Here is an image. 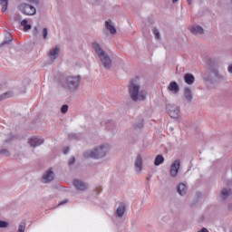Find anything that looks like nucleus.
Returning <instances> with one entry per match:
<instances>
[{
  "label": "nucleus",
  "mask_w": 232,
  "mask_h": 232,
  "mask_svg": "<svg viewBox=\"0 0 232 232\" xmlns=\"http://www.w3.org/2000/svg\"><path fill=\"white\" fill-rule=\"evenodd\" d=\"M147 180H149V181H150V178H148V179H147Z\"/></svg>",
  "instance_id": "48"
},
{
  "label": "nucleus",
  "mask_w": 232,
  "mask_h": 232,
  "mask_svg": "<svg viewBox=\"0 0 232 232\" xmlns=\"http://www.w3.org/2000/svg\"><path fill=\"white\" fill-rule=\"evenodd\" d=\"M227 209H228L229 211L232 210V204H231V203H229V204L227 205Z\"/></svg>",
  "instance_id": "44"
},
{
  "label": "nucleus",
  "mask_w": 232,
  "mask_h": 232,
  "mask_svg": "<svg viewBox=\"0 0 232 232\" xmlns=\"http://www.w3.org/2000/svg\"><path fill=\"white\" fill-rule=\"evenodd\" d=\"M59 46L50 49L49 51V57L51 61H55L57 59V55H59Z\"/></svg>",
  "instance_id": "15"
},
{
  "label": "nucleus",
  "mask_w": 232,
  "mask_h": 232,
  "mask_svg": "<svg viewBox=\"0 0 232 232\" xmlns=\"http://www.w3.org/2000/svg\"><path fill=\"white\" fill-rule=\"evenodd\" d=\"M184 97L188 102H191L193 101V92L189 87H186L184 89Z\"/></svg>",
  "instance_id": "17"
},
{
  "label": "nucleus",
  "mask_w": 232,
  "mask_h": 232,
  "mask_svg": "<svg viewBox=\"0 0 232 232\" xmlns=\"http://www.w3.org/2000/svg\"><path fill=\"white\" fill-rule=\"evenodd\" d=\"M70 151V147H65L64 149H63V154L64 155H67V153Z\"/></svg>",
  "instance_id": "41"
},
{
  "label": "nucleus",
  "mask_w": 232,
  "mask_h": 232,
  "mask_svg": "<svg viewBox=\"0 0 232 232\" xmlns=\"http://www.w3.org/2000/svg\"><path fill=\"white\" fill-rule=\"evenodd\" d=\"M68 112V105L64 104L61 107V113H67Z\"/></svg>",
  "instance_id": "37"
},
{
  "label": "nucleus",
  "mask_w": 232,
  "mask_h": 232,
  "mask_svg": "<svg viewBox=\"0 0 232 232\" xmlns=\"http://www.w3.org/2000/svg\"><path fill=\"white\" fill-rule=\"evenodd\" d=\"M26 229V222L22 221L19 226H18V229L17 232H24Z\"/></svg>",
  "instance_id": "29"
},
{
  "label": "nucleus",
  "mask_w": 232,
  "mask_h": 232,
  "mask_svg": "<svg viewBox=\"0 0 232 232\" xmlns=\"http://www.w3.org/2000/svg\"><path fill=\"white\" fill-rule=\"evenodd\" d=\"M14 140V136H10L7 140H5V144H10Z\"/></svg>",
  "instance_id": "40"
},
{
  "label": "nucleus",
  "mask_w": 232,
  "mask_h": 232,
  "mask_svg": "<svg viewBox=\"0 0 232 232\" xmlns=\"http://www.w3.org/2000/svg\"><path fill=\"white\" fill-rule=\"evenodd\" d=\"M218 65V63L217 62V60L216 59H214V58H208V60H207V66H208V68L210 70V72H211V70H213V69H217V66Z\"/></svg>",
  "instance_id": "18"
},
{
  "label": "nucleus",
  "mask_w": 232,
  "mask_h": 232,
  "mask_svg": "<svg viewBox=\"0 0 232 232\" xmlns=\"http://www.w3.org/2000/svg\"><path fill=\"white\" fill-rule=\"evenodd\" d=\"M184 81L187 84L191 85L195 82V76L192 73L188 72L184 75Z\"/></svg>",
  "instance_id": "22"
},
{
  "label": "nucleus",
  "mask_w": 232,
  "mask_h": 232,
  "mask_svg": "<svg viewBox=\"0 0 232 232\" xmlns=\"http://www.w3.org/2000/svg\"><path fill=\"white\" fill-rule=\"evenodd\" d=\"M81 75H68L63 81L60 82V86L65 90L75 92L79 90V86H81Z\"/></svg>",
  "instance_id": "4"
},
{
  "label": "nucleus",
  "mask_w": 232,
  "mask_h": 232,
  "mask_svg": "<svg viewBox=\"0 0 232 232\" xmlns=\"http://www.w3.org/2000/svg\"><path fill=\"white\" fill-rule=\"evenodd\" d=\"M142 128H144V120H140L133 124V130H135V131H139L142 130Z\"/></svg>",
  "instance_id": "24"
},
{
  "label": "nucleus",
  "mask_w": 232,
  "mask_h": 232,
  "mask_svg": "<svg viewBox=\"0 0 232 232\" xmlns=\"http://www.w3.org/2000/svg\"><path fill=\"white\" fill-rule=\"evenodd\" d=\"M106 124H107V128L109 130H113L116 127V125H115V123H113V121H107Z\"/></svg>",
  "instance_id": "32"
},
{
  "label": "nucleus",
  "mask_w": 232,
  "mask_h": 232,
  "mask_svg": "<svg viewBox=\"0 0 232 232\" xmlns=\"http://www.w3.org/2000/svg\"><path fill=\"white\" fill-rule=\"evenodd\" d=\"M12 41H14V38H12V34H8L6 39L2 44H0V48H3V46L6 44H10Z\"/></svg>",
  "instance_id": "26"
},
{
  "label": "nucleus",
  "mask_w": 232,
  "mask_h": 232,
  "mask_svg": "<svg viewBox=\"0 0 232 232\" xmlns=\"http://www.w3.org/2000/svg\"><path fill=\"white\" fill-rule=\"evenodd\" d=\"M21 26L24 28V32H28L32 30V24H28V20L24 19L20 22Z\"/></svg>",
  "instance_id": "23"
},
{
  "label": "nucleus",
  "mask_w": 232,
  "mask_h": 232,
  "mask_svg": "<svg viewBox=\"0 0 232 232\" xmlns=\"http://www.w3.org/2000/svg\"><path fill=\"white\" fill-rule=\"evenodd\" d=\"M166 111L171 119H179V117H180V107L176 104H167Z\"/></svg>",
  "instance_id": "5"
},
{
  "label": "nucleus",
  "mask_w": 232,
  "mask_h": 232,
  "mask_svg": "<svg viewBox=\"0 0 232 232\" xmlns=\"http://www.w3.org/2000/svg\"><path fill=\"white\" fill-rule=\"evenodd\" d=\"M105 28L111 35H115V34H117V29L110 21H105Z\"/></svg>",
  "instance_id": "19"
},
{
  "label": "nucleus",
  "mask_w": 232,
  "mask_h": 232,
  "mask_svg": "<svg viewBox=\"0 0 232 232\" xmlns=\"http://www.w3.org/2000/svg\"><path fill=\"white\" fill-rule=\"evenodd\" d=\"M187 1H188V5H191L192 0H187Z\"/></svg>",
  "instance_id": "46"
},
{
  "label": "nucleus",
  "mask_w": 232,
  "mask_h": 232,
  "mask_svg": "<svg viewBox=\"0 0 232 232\" xmlns=\"http://www.w3.org/2000/svg\"><path fill=\"white\" fill-rule=\"evenodd\" d=\"M230 195H232L231 188H223L221 190L220 198H221V200H226L228 198V197H230Z\"/></svg>",
  "instance_id": "20"
},
{
  "label": "nucleus",
  "mask_w": 232,
  "mask_h": 232,
  "mask_svg": "<svg viewBox=\"0 0 232 232\" xmlns=\"http://www.w3.org/2000/svg\"><path fill=\"white\" fill-rule=\"evenodd\" d=\"M153 34H154L156 39H160V33L159 32V29L154 28L153 29Z\"/></svg>",
  "instance_id": "36"
},
{
  "label": "nucleus",
  "mask_w": 232,
  "mask_h": 232,
  "mask_svg": "<svg viewBox=\"0 0 232 232\" xmlns=\"http://www.w3.org/2000/svg\"><path fill=\"white\" fill-rule=\"evenodd\" d=\"M14 93L12 92H7L0 95V101H5V99H10Z\"/></svg>",
  "instance_id": "28"
},
{
  "label": "nucleus",
  "mask_w": 232,
  "mask_h": 232,
  "mask_svg": "<svg viewBox=\"0 0 232 232\" xmlns=\"http://www.w3.org/2000/svg\"><path fill=\"white\" fill-rule=\"evenodd\" d=\"M75 164V157H71V159L69 160V166H72Z\"/></svg>",
  "instance_id": "39"
},
{
  "label": "nucleus",
  "mask_w": 232,
  "mask_h": 232,
  "mask_svg": "<svg viewBox=\"0 0 232 232\" xmlns=\"http://www.w3.org/2000/svg\"><path fill=\"white\" fill-rule=\"evenodd\" d=\"M43 39L44 41H46V39H48V28H44V31H43Z\"/></svg>",
  "instance_id": "34"
},
{
  "label": "nucleus",
  "mask_w": 232,
  "mask_h": 232,
  "mask_svg": "<svg viewBox=\"0 0 232 232\" xmlns=\"http://www.w3.org/2000/svg\"><path fill=\"white\" fill-rule=\"evenodd\" d=\"M177 191H178L179 195H180L181 197H184V195H186V193H188V187H186V184H184V183H179L177 186Z\"/></svg>",
  "instance_id": "16"
},
{
  "label": "nucleus",
  "mask_w": 232,
  "mask_h": 232,
  "mask_svg": "<svg viewBox=\"0 0 232 232\" xmlns=\"http://www.w3.org/2000/svg\"><path fill=\"white\" fill-rule=\"evenodd\" d=\"M9 226H10V223H8L7 221L0 220V227L6 228V227H9Z\"/></svg>",
  "instance_id": "31"
},
{
  "label": "nucleus",
  "mask_w": 232,
  "mask_h": 232,
  "mask_svg": "<svg viewBox=\"0 0 232 232\" xmlns=\"http://www.w3.org/2000/svg\"><path fill=\"white\" fill-rule=\"evenodd\" d=\"M126 211V206L124 203H121L118 208L116 209V215L120 218L124 216V212Z\"/></svg>",
  "instance_id": "21"
},
{
  "label": "nucleus",
  "mask_w": 232,
  "mask_h": 232,
  "mask_svg": "<svg viewBox=\"0 0 232 232\" xmlns=\"http://www.w3.org/2000/svg\"><path fill=\"white\" fill-rule=\"evenodd\" d=\"M0 5L2 6V12L8 10V0H0Z\"/></svg>",
  "instance_id": "27"
},
{
  "label": "nucleus",
  "mask_w": 232,
  "mask_h": 232,
  "mask_svg": "<svg viewBox=\"0 0 232 232\" xmlns=\"http://www.w3.org/2000/svg\"><path fill=\"white\" fill-rule=\"evenodd\" d=\"M111 147L108 143H103L100 146H97L92 150H86L83 152V159H93V160H99L104 159L108 152L110 151Z\"/></svg>",
  "instance_id": "2"
},
{
  "label": "nucleus",
  "mask_w": 232,
  "mask_h": 232,
  "mask_svg": "<svg viewBox=\"0 0 232 232\" xmlns=\"http://www.w3.org/2000/svg\"><path fill=\"white\" fill-rule=\"evenodd\" d=\"M160 164H164V156L159 154L154 159V166H160Z\"/></svg>",
  "instance_id": "25"
},
{
  "label": "nucleus",
  "mask_w": 232,
  "mask_h": 232,
  "mask_svg": "<svg viewBox=\"0 0 232 232\" xmlns=\"http://www.w3.org/2000/svg\"><path fill=\"white\" fill-rule=\"evenodd\" d=\"M14 20L16 21L17 23H21V21H23V16H21V14H14Z\"/></svg>",
  "instance_id": "33"
},
{
  "label": "nucleus",
  "mask_w": 232,
  "mask_h": 232,
  "mask_svg": "<svg viewBox=\"0 0 232 232\" xmlns=\"http://www.w3.org/2000/svg\"><path fill=\"white\" fill-rule=\"evenodd\" d=\"M168 90L172 92L174 94H177L179 92H180V87L177 82H171L168 86Z\"/></svg>",
  "instance_id": "14"
},
{
  "label": "nucleus",
  "mask_w": 232,
  "mask_h": 232,
  "mask_svg": "<svg viewBox=\"0 0 232 232\" xmlns=\"http://www.w3.org/2000/svg\"><path fill=\"white\" fill-rule=\"evenodd\" d=\"M190 32L194 35H204V28H202L200 25H193L190 28Z\"/></svg>",
  "instance_id": "13"
},
{
  "label": "nucleus",
  "mask_w": 232,
  "mask_h": 232,
  "mask_svg": "<svg viewBox=\"0 0 232 232\" xmlns=\"http://www.w3.org/2000/svg\"><path fill=\"white\" fill-rule=\"evenodd\" d=\"M28 143L30 144L31 148H37L38 146H42L44 144V139L39 137H32Z\"/></svg>",
  "instance_id": "10"
},
{
  "label": "nucleus",
  "mask_w": 232,
  "mask_h": 232,
  "mask_svg": "<svg viewBox=\"0 0 232 232\" xmlns=\"http://www.w3.org/2000/svg\"><path fill=\"white\" fill-rule=\"evenodd\" d=\"M33 34L34 35V37H37V35H39V28H37V26L34 28Z\"/></svg>",
  "instance_id": "38"
},
{
  "label": "nucleus",
  "mask_w": 232,
  "mask_h": 232,
  "mask_svg": "<svg viewBox=\"0 0 232 232\" xmlns=\"http://www.w3.org/2000/svg\"><path fill=\"white\" fill-rule=\"evenodd\" d=\"M128 92L133 102H144L148 99V92L140 90V81L139 78L130 79Z\"/></svg>",
  "instance_id": "1"
},
{
  "label": "nucleus",
  "mask_w": 232,
  "mask_h": 232,
  "mask_svg": "<svg viewBox=\"0 0 232 232\" xmlns=\"http://www.w3.org/2000/svg\"><path fill=\"white\" fill-rule=\"evenodd\" d=\"M0 155H3L4 157H10V150L6 149H1Z\"/></svg>",
  "instance_id": "30"
},
{
  "label": "nucleus",
  "mask_w": 232,
  "mask_h": 232,
  "mask_svg": "<svg viewBox=\"0 0 232 232\" xmlns=\"http://www.w3.org/2000/svg\"><path fill=\"white\" fill-rule=\"evenodd\" d=\"M67 203H68V199H64L63 201L59 203V206H63V205L67 204Z\"/></svg>",
  "instance_id": "43"
},
{
  "label": "nucleus",
  "mask_w": 232,
  "mask_h": 232,
  "mask_svg": "<svg viewBox=\"0 0 232 232\" xmlns=\"http://www.w3.org/2000/svg\"><path fill=\"white\" fill-rule=\"evenodd\" d=\"M55 179V174L53 172L52 169L46 171V173L43 176V180L45 184L52 182Z\"/></svg>",
  "instance_id": "12"
},
{
  "label": "nucleus",
  "mask_w": 232,
  "mask_h": 232,
  "mask_svg": "<svg viewBox=\"0 0 232 232\" xmlns=\"http://www.w3.org/2000/svg\"><path fill=\"white\" fill-rule=\"evenodd\" d=\"M134 169L136 173H138L139 175L142 173L143 164H142V156H140V154H138L136 157V160L134 161Z\"/></svg>",
  "instance_id": "9"
},
{
  "label": "nucleus",
  "mask_w": 232,
  "mask_h": 232,
  "mask_svg": "<svg viewBox=\"0 0 232 232\" xmlns=\"http://www.w3.org/2000/svg\"><path fill=\"white\" fill-rule=\"evenodd\" d=\"M18 10L24 15H35L37 10L35 7L32 5L29 4H21L18 6Z\"/></svg>",
  "instance_id": "6"
},
{
  "label": "nucleus",
  "mask_w": 232,
  "mask_h": 232,
  "mask_svg": "<svg viewBox=\"0 0 232 232\" xmlns=\"http://www.w3.org/2000/svg\"><path fill=\"white\" fill-rule=\"evenodd\" d=\"M227 186H229V185L232 184V181H231V180H228V181L227 182Z\"/></svg>",
  "instance_id": "45"
},
{
  "label": "nucleus",
  "mask_w": 232,
  "mask_h": 232,
  "mask_svg": "<svg viewBox=\"0 0 232 232\" xmlns=\"http://www.w3.org/2000/svg\"><path fill=\"white\" fill-rule=\"evenodd\" d=\"M73 186L76 188L77 191H86L88 189L87 183L83 182L81 179H74Z\"/></svg>",
  "instance_id": "11"
},
{
  "label": "nucleus",
  "mask_w": 232,
  "mask_h": 232,
  "mask_svg": "<svg viewBox=\"0 0 232 232\" xmlns=\"http://www.w3.org/2000/svg\"><path fill=\"white\" fill-rule=\"evenodd\" d=\"M29 3H34V5H39V0H27Z\"/></svg>",
  "instance_id": "42"
},
{
  "label": "nucleus",
  "mask_w": 232,
  "mask_h": 232,
  "mask_svg": "<svg viewBox=\"0 0 232 232\" xmlns=\"http://www.w3.org/2000/svg\"><path fill=\"white\" fill-rule=\"evenodd\" d=\"M68 137L71 140H77V139H79V136H77L75 133H71L68 135Z\"/></svg>",
  "instance_id": "35"
},
{
  "label": "nucleus",
  "mask_w": 232,
  "mask_h": 232,
  "mask_svg": "<svg viewBox=\"0 0 232 232\" xmlns=\"http://www.w3.org/2000/svg\"><path fill=\"white\" fill-rule=\"evenodd\" d=\"M179 0H172V3H178Z\"/></svg>",
  "instance_id": "47"
},
{
  "label": "nucleus",
  "mask_w": 232,
  "mask_h": 232,
  "mask_svg": "<svg viewBox=\"0 0 232 232\" xmlns=\"http://www.w3.org/2000/svg\"><path fill=\"white\" fill-rule=\"evenodd\" d=\"M179 169H180V160L178 159L174 160L172 165L170 166V170H169L170 177H173L175 179V177L179 175Z\"/></svg>",
  "instance_id": "8"
},
{
  "label": "nucleus",
  "mask_w": 232,
  "mask_h": 232,
  "mask_svg": "<svg viewBox=\"0 0 232 232\" xmlns=\"http://www.w3.org/2000/svg\"><path fill=\"white\" fill-rule=\"evenodd\" d=\"M92 48L95 53L98 55L103 68H105V70H111V66L113 64L110 55H108V53L102 50V47H101L97 42L92 43Z\"/></svg>",
  "instance_id": "3"
},
{
  "label": "nucleus",
  "mask_w": 232,
  "mask_h": 232,
  "mask_svg": "<svg viewBox=\"0 0 232 232\" xmlns=\"http://www.w3.org/2000/svg\"><path fill=\"white\" fill-rule=\"evenodd\" d=\"M211 72L214 75H208L207 78H205V81H208L210 82V84H214V82H220V81L224 80V76L218 72V69H211Z\"/></svg>",
  "instance_id": "7"
}]
</instances>
